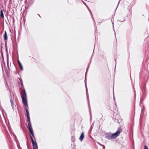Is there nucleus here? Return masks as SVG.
<instances>
[{
    "mask_svg": "<svg viewBox=\"0 0 149 149\" xmlns=\"http://www.w3.org/2000/svg\"><path fill=\"white\" fill-rule=\"evenodd\" d=\"M89 67V65H88V68H87V71H86V74L87 73V72L88 69V68Z\"/></svg>",
    "mask_w": 149,
    "mask_h": 149,
    "instance_id": "18",
    "label": "nucleus"
},
{
    "mask_svg": "<svg viewBox=\"0 0 149 149\" xmlns=\"http://www.w3.org/2000/svg\"><path fill=\"white\" fill-rule=\"evenodd\" d=\"M121 131L120 128H118L115 133L112 134L110 132H106L104 134V136L106 139L109 140L113 139L118 136Z\"/></svg>",
    "mask_w": 149,
    "mask_h": 149,
    "instance_id": "2",
    "label": "nucleus"
},
{
    "mask_svg": "<svg viewBox=\"0 0 149 149\" xmlns=\"http://www.w3.org/2000/svg\"><path fill=\"white\" fill-rule=\"evenodd\" d=\"M101 146L103 147V149H105V146L104 145H101Z\"/></svg>",
    "mask_w": 149,
    "mask_h": 149,
    "instance_id": "16",
    "label": "nucleus"
},
{
    "mask_svg": "<svg viewBox=\"0 0 149 149\" xmlns=\"http://www.w3.org/2000/svg\"><path fill=\"white\" fill-rule=\"evenodd\" d=\"M4 40L5 41H6L8 39L7 33L6 31H5L4 34L3 36Z\"/></svg>",
    "mask_w": 149,
    "mask_h": 149,
    "instance_id": "4",
    "label": "nucleus"
},
{
    "mask_svg": "<svg viewBox=\"0 0 149 149\" xmlns=\"http://www.w3.org/2000/svg\"><path fill=\"white\" fill-rule=\"evenodd\" d=\"M84 138V133L82 132L81 133L80 137H79V139L81 141H82Z\"/></svg>",
    "mask_w": 149,
    "mask_h": 149,
    "instance_id": "5",
    "label": "nucleus"
},
{
    "mask_svg": "<svg viewBox=\"0 0 149 149\" xmlns=\"http://www.w3.org/2000/svg\"><path fill=\"white\" fill-rule=\"evenodd\" d=\"M144 149H148V146H144Z\"/></svg>",
    "mask_w": 149,
    "mask_h": 149,
    "instance_id": "14",
    "label": "nucleus"
},
{
    "mask_svg": "<svg viewBox=\"0 0 149 149\" xmlns=\"http://www.w3.org/2000/svg\"><path fill=\"white\" fill-rule=\"evenodd\" d=\"M112 23L113 24V22H112ZM113 29L114 28V26H113Z\"/></svg>",
    "mask_w": 149,
    "mask_h": 149,
    "instance_id": "20",
    "label": "nucleus"
},
{
    "mask_svg": "<svg viewBox=\"0 0 149 149\" xmlns=\"http://www.w3.org/2000/svg\"><path fill=\"white\" fill-rule=\"evenodd\" d=\"M17 61H18V64L19 65L21 64V63L19 61V60H18Z\"/></svg>",
    "mask_w": 149,
    "mask_h": 149,
    "instance_id": "13",
    "label": "nucleus"
},
{
    "mask_svg": "<svg viewBox=\"0 0 149 149\" xmlns=\"http://www.w3.org/2000/svg\"><path fill=\"white\" fill-rule=\"evenodd\" d=\"M27 147H28V149H29V147H28V146H27Z\"/></svg>",
    "mask_w": 149,
    "mask_h": 149,
    "instance_id": "24",
    "label": "nucleus"
},
{
    "mask_svg": "<svg viewBox=\"0 0 149 149\" xmlns=\"http://www.w3.org/2000/svg\"><path fill=\"white\" fill-rule=\"evenodd\" d=\"M86 78H85V83L86 88V90H87V88H86Z\"/></svg>",
    "mask_w": 149,
    "mask_h": 149,
    "instance_id": "15",
    "label": "nucleus"
},
{
    "mask_svg": "<svg viewBox=\"0 0 149 149\" xmlns=\"http://www.w3.org/2000/svg\"><path fill=\"white\" fill-rule=\"evenodd\" d=\"M119 2H120V1H119V2H118V6H117V8L118 7V4H119Z\"/></svg>",
    "mask_w": 149,
    "mask_h": 149,
    "instance_id": "21",
    "label": "nucleus"
},
{
    "mask_svg": "<svg viewBox=\"0 0 149 149\" xmlns=\"http://www.w3.org/2000/svg\"><path fill=\"white\" fill-rule=\"evenodd\" d=\"M38 15L40 17H40V15H39L38 14Z\"/></svg>",
    "mask_w": 149,
    "mask_h": 149,
    "instance_id": "22",
    "label": "nucleus"
},
{
    "mask_svg": "<svg viewBox=\"0 0 149 149\" xmlns=\"http://www.w3.org/2000/svg\"><path fill=\"white\" fill-rule=\"evenodd\" d=\"M30 137L31 139L33 149H38V146H37V143L36 142H34L32 137L30 135Z\"/></svg>",
    "mask_w": 149,
    "mask_h": 149,
    "instance_id": "3",
    "label": "nucleus"
},
{
    "mask_svg": "<svg viewBox=\"0 0 149 149\" xmlns=\"http://www.w3.org/2000/svg\"><path fill=\"white\" fill-rule=\"evenodd\" d=\"M29 132L31 134L32 136L33 137H34V134H33V130L32 129V128H31V129H29Z\"/></svg>",
    "mask_w": 149,
    "mask_h": 149,
    "instance_id": "6",
    "label": "nucleus"
},
{
    "mask_svg": "<svg viewBox=\"0 0 149 149\" xmlns=\"http://www.w3.org/2000/svg\"><path fill=\"white\" fill-rule=\"evenodd\" d=\"M26 126L28 129H31L32 128L31 125H27V124H26Z\"/></svg>",
    "mask_w": 149,
    "mask_h": 149,
    "instance_id": "8",
    "label": "nucleus"
},
{
    "mask_svg": "<svg viewBox=\"0 0 149 149\" xmlns=\"http://www.w3.org/2000/svg\"><path fill=\"white\" fill-rule=\"evenodd\" d=\"M13 135L14 136H15V135L14 134H13Z\"/></svg>",
    "mask_w": 149,
    "mask_h": 149,
    "instance_id": "23",
    "label": "nucleus"
},
{
    "mask_svg": "<svg viewBox=\"0 0 149 149\" xmlns=\"http://www.w3.org/2000/svg\"><path fill=\"white\" fill-rule=\"evenodd\" d=\"M19 65V67L20 68L21 70H23V68L22 65V64H20V65Z\"/></svg>",
    "mask_w": 149,
    "mask_h": 149,
    "instance_id": "10",
    "label": "nucleus"
},
{
    "mask_svg": "<svg viewBox=\"0 0 149 149\" xmlns=\"http://www.w3.org/2000/svg\"><path fill=\"white\" fill-rule=\"evenodd\" d=\"M10 101L11 102V106L12 107V108L13 109H14V105L13 102L11 100H10Z\"/></svg>",
    "mask_w": 149,
    "mask_h": 149,
    "instance_id": "9",
    "label": "nucleus"
},
{
    "mask_svg": "<svg viewBox=\"0 0 149 149\" xmlns=\"http://www.w3.org/2000/svg\"><path fill=\"white\" fill-rule=\"evenodd\" d=\"M22 102L25 106L24 109L25 110L27 118V120H30L29 116V114L28 110L26 107H28V103L27 101V95L25 89L24 88L22 90V93H21Z\"/></svg>",
    "mask_w": 149,
    "mask_h": 149,
    "instance_id": "1",
    "label": "nucleus"
},
{
    "mask_svg": "<svg viewBox=\"0 0 149 149\" xmlns=\"http://www.w3.org/2000/svg\"><path fill=\"white\" fill-rule=\"evenodd\" d=\"M19 80L21 82V86H23V84H22V79H19Z\"/></svg>",
    "mask_w": 149,
    "mask_h": 149,
    "instance_id": "12",
    "label": "nucleus"
},
{
    "mask_svg": "<svg viewBox=\"0 0 149 149\" xmlns=\"http://www.w3.org/2000/svg\"><path fill=\"white\" fill-rule=\"evenodd\" d=\"M90 116H91L90 120L91 121V120L92 116H91V114H90Z\"/></svg>",
    "mask_w": 149,
    "mask_h": 149,
    "instance_id": "19",
    "label": "nucleus"
},
{
    "mask_svg": "<svg viewBox=\"0 0 149 149\" xmlns=\"http://www.w3.org/2000/svg\"><path fill=\"white\" fill-rule=\"evenodd\" d=\"M0 12L1 14H0V16L2 18H3L4 17V15L3 11L2 10H1Z\"/></svg>",
    "mask_w": 149,
    "mask_h": 149,
    "instance_id": "7",
    "label": "nucleus"
},
{
    "mask_svg": "<svg viewBox=\"0 0 149 149\" xmlns=\"http://www.w3.org/2000/svg\"><path fill=\"white\" fill-rule=\"evenodd\" d=\"M27 121L28 123V125H31L30 120H27Z\"/></svg>",
    "mask_w": 149,
    "mask_h": 149,
    "instance_id": "11",
    "label": "nucleus"
},
{
    "mask_svg": "<svg viewBox=\"0 0 149 149\" xmlns=\"http://www.w3.org/2000/svg\"><path fill=\"white\" fill-rule=\"evenodd\" d=\"M83 3L87 7V5H86V3L83 1H82Z\"/></svg>",
    "mask_w": 149,
    "mask_h": 149,
    "instance_id": "17",
    "label": "nucleus"
}]
</instances>
